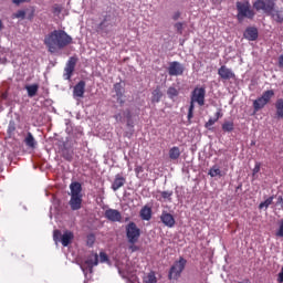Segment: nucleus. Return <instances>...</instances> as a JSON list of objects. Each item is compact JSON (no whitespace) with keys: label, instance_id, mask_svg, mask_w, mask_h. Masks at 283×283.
<instances>
[{"label":"nucleus","instance_id":"nucleus-9","mask_svg":"<svg viewBox=\"0 0 283 283\" xmlns=\"http://www.w3.org/2000/svg\"><path fill=\"white\" fill-rule=\"evenodd\" d=\"M112 28H114V24H112V17L106 15L97 25V32L98 34H102V36H105L108 32H112Z\"/></svg>","mask_w":283,"mask_h":283},{"label":"nucleus","instance_id":"nucleus-26","mask_svg":"<svg viewBox=\"0 0 283 283\" xmlns=\"http://www.w3.org/2000/svg\"><path fill=\"white\" fill-rule=\"evenodd\" d=\"M169 158L170 160H178L180 158V148L178 146L169 149Z\"/></svg>","mask_w":283,"mask_h":283},{"label":"nucleus","instance_id":"nucleus-38","mask_svg":"<svg viewBox=\"0 0 283 283\" xmlns=\"http://www.w3.org/2000/svg\"><path fill=\"white\" fill-rule=\"evenodd\" d=\"M99 262H109V256H107V253L101 252L99 253Z\"/></svg>","mask_w":283,"mask_h":283},{"label":"nucleus","instance_id":"nucleus-50","mask_svg":"<svg viewBox=\"0 0 283 283\" xmlns=\"http://www.w3.org/2000/svg\"><path fill=\"white\" fill-rule=\"evenodd\" d=\"M279 65L282 67L283 66V55L279 56Z\"/></svg>","mask_w":283,"mask_h":283},{"label":"nucleus","instance_id":"nucleus-39","mask_svg":"<svg viewBox=\"0 0 283 283\" xmlns=\"http://www.w3.org/2000/svg\"><path fill=\"white\" fill-rule=\"evenodd\" d=\"M184 25L185 24L182 22H177L175 24V29L177 30L178 34H182Z\"/></svg>","mask_w":283,"mask_h":283},{"label":"nucleus","instance_id":"nucleus-22","mask_svg":"<svg viewBox=\"0 0 283 283\" xmlns=\"http://www.w3.org/2000/svg\"><path fill=\"white\" fill-rule=\"evenodd\" d=\"M139 216L142 220H151V208L145 206L144 208H142Z\"/></svg>","mask_w":283,"mask_h":283},{"label":"nucleus","instance_id":"nucleus-23","mask_svg":"<svg viewBox=\"0 0 283 283\" xmlns=\"http://www.w3.org/2000/svg\"><path fill=\"white\" fill-rule=\"evenodd\" d=\"M24 143L27 147H30L31 149H34V147H36V140L34 139V136L30 132L27 134V137L24 138Z\"/></svg>","mask_w":283,"mask_h":283},{"label":"nucleus","instance_id":"nucleus-49","mask_svg":"<svg viewBox=\"0 0 283 283\" xmlns=\"http://www.w3.org/2000/svg\"><path fill=\"white\" fill-rule=\"evenodd\" d=\"M130 244H132V245H129L130 251H133V252L138 251V247L135 245L136 243H130Z\"/></svg>","mask_w":283,"mask_h":283},{"label":"nucleus","instance_id":"nucleus-51","mask_svg":"<svg viewBox=\"0 0 283 283\" xmlns=\"http://www.w3.org/2000/svg\"><path fill=\"white\" fill-rule=\"evenodd\" d=\"M127 127H134V122L132 119L127 120Z\"/></svg>","mask_w":283,"mask_h":283},{"label":"nucleus","instance_id":"nucleus-45","mask_svg":"<svg viewBox=\"0 0 283 283\" xmlns=\"http://www.w3.org/2000/svg\"><path fill=\"white\" fill-rule=\"evenodd\" d=\"M116 123H123V115L120 113L114 115Z\"/></svg>","mask_w":283,"mask_h":283},{"label":"nucleus","instance_id":"nucleus-13","mask_svg":"<svg viewBox=\"0 0 283 283\" xmlns=\"http://www.w3.org/2000/svg\"><path fill=\"white\" fill-rule=\"evenodd\" d=\"M75 67H76V57H70L64 69V72H65L64 76H66V81H70V78H72Z\"/></svg>","mask_w":283,"mask_h":283},{"label":"nucleus","instance_id":"nucleus-35","mask_svg":"<svg viewBox=\"0 0 283 283\" xmlns=\"http://www.w3.org/2000/svg\"><path fill=\"white\" fill-rule=\"evenodd\" d=\"M17 132V124L14 120L9 122L8 134H14Z\"/></svg>","mask_w":283,"mask_h":283},{"label":"nucleus","instance_id":"nucleus-17","mask_svg":"<svg viewBox=\"0 0 283 283\" xmlns=\"http://www.w3.org/2000/svg\"><path fill=\"white\" fill-rule=\"evenodd\" d=\"M84 264H86L90 273H92L94 266H98V253H91L85 260Z\"/></svg>","mask_w":283,"mask_h":283},{"label":"nucleus","instance_id":"nucleus-53","mask_svg":"<svg viewBox=\"0 0 283 283\" xmlns=\"http://www.w3.org/2000/svg\"><path fill=\"white\" fill-rule=\"evenodd\" d=\"M277 202H279L280 205H283V198H282V197H279Z\"/></svg>","mask_w":283,"mask_h":283},{"label":"nucleus","instance_id":"nucleus-55","mask_svg":"<svg viewBox=\"0 0 283 283\" xmlns=\"http://www.w3.org/2000/svg\"><path fill=\"white\" fill-rule=\"evenodd\" d=\"M239 283H251V281H249V280H243V281H241V282H239Z\"/></svg>","mask_w":283,"mask_h":283},{"label":"nucleus","instance_id":"nucleus-43","mask_svg":"<svg viewBox=\"0 0 283 283\" xmlns=\"http://www.w3.org/2000/svg\"><path fill=\"white\" fill-rule=\"evenodd\" d=\"M276 235H279V238H283V219L281 220L280 228H279V231L276 232Z\"/></svg>","mask_w":283,"mask_h":283},{"label":"nucleus","instance_id":"nucleus-56","mask_svg":"<svg viewBox=\"0 0 283 283\" xmlns=\"http://www.w3.org/2000/svg\"><path fill=\"white\" fill-rule=\"evenodd\" d=\"M2 98H7V95H6V93H3V94H2Z\"/></svg>","mask_w":283,"mask_h":283},{"label":"nucleus","instance_id":"nucleus-15","mask_svg":"<svg viewBox=\"0 0 283 283\" xmlns=\"http://www.w3.org/2000/svg\"><path fill=\"white\" fill-rule=\"evenodd\" d=\"M114 92L116 94L117 103H119V105H125V99H123V96H125V86L120 83H115Z\"/></svg>","mask_w":283,"mask_h":283},{"label":"nucleus","instance_id":"nucleus-44","mask_svg":"<svg viewBox=\"0 0 283 283\" xmlns=\"http://www.w3.org/2000/svg\"><path fill=\"white\" fill-rule=\"evenodd\" d=\"M222 116H223L222 109L219 108L218 112L214 114V119L220 120V118H222Z\"/></svg>","mask_w":283,"mask_h":283},{"label":"nucleus","instance_id":"nucleus-7","mask_svg":"<svg viewBox=\"0 0 283 283\" xmlns=\"http://www.w3.org/2000/svg\"><path fill=\"white\" fill-rule=\"evenodd\" d=\"M185 266H187V260L181 256L170 268V271H169V274H168V279L169 280H178V277H180V275L185 271Z\"/></svg>","mask_w":283,"mask_h":283},{"label":"nucleus","instance_id":"nucleus-32","mask_svg":"<svg viewBox=\"0 0 283 283\" xmlns=\"http://www.w3.org/2000/svg\"><path fill=\"white\" fill-rule=\"evenodd\" d=\"M167 95L169 98H176V96H178V88L170 86L167 91Z\"/></svg>","mask_w":283,"mask_h":283},{"label":"nucleus","instance_id":"nucleus-28","mask_svg":"<svg viewBox=\"0 0 283 283\" xmlns=\"http://www.w3.org/2000/svg\"><path fill=\"white\" fill-rule=\"evenodd\" d=\"M144 283H158V279L156 277V272L150 271L146 276L143 277Z\"/></svg>","mask_w":283,"mask_h":283},{"label":"nucleus","instance_id":"nucleus-12","mask_svg":"<svg viewBox=\"0 0 283 283\" xmlns=\"http://www.w3.org/2000/svg\"><path fill=\"white\" fill-rule=\"evenodd\" d=\"M160 221L165 227H168L169 229L174 228L176 226V219L174 218V214L163 211L160 214Z\"/></svg>","mask_w":283,"mask_h":283},{"label":"nucleus","instance_id":"nucleus-57","mask_svg":"<svg viewBox=\"0 0 283 283\" xmlns=\"http://www.w3.org/2000/svg\"><path fill=\"white\" fill-rule=\"evenodd\" d=\"M251 145H252V146L255 145V142H251Z\"/></svg>","mask_w":283,"mask_h":283},{"label":"nucleus","instance_id":"nucleus-19","mask_svg":"<svg viewBox=\"0 0 283 283\" xmlns=\"http://www.w3.org/2000/svg\"><path fill=\"white\" fill-rule=\"evenodd\" d=\"M72 240H74V233L72 231H65L61 238V243L64 247H70Z\"/></svg>","mask_w":283,"mask_h":283},{"label":"nucleus","instance_id":"nucleus-5","mask_svg":"<svg viewBox=\"0 0 283 283\" xmlns=\"http://www.w3.org/2000/svg\"><path fill=\"white\" fill-rule=\"evenodd\" d=\"M205 96H207V90L205 87H196L191 93V102L188 109V120L193 118V109L196 105L193 103H198L200 107L205 105Z\"/></svg>","mask_w":283,"mask_h":283},{"label":"nucleus","instance_id":"nucleus-40","mask_svg":"<svg viewBox=\"0 0 283 283\" xmlns=\"http://www.w3.org/2000/svg\"><path fill=\"white\" fill-rule=\"evenodd\" d=\"M261 167H262V164H260V161H256L255 166H254V168L252 170L253 176H255V174H260Z\"/></svg>","mask_w":283,"mask_h":283},{"label":"nucleus","instance_id":"nucleus-2","mask_svg":"<svg viewBox=\"0 0 283 283\" xmlns=\"http://www.w3.org/2000/svg\"><path fill=\"white\" fill-rule=\"evenodd\" d=\"M275 0H255L253 8L256 12H264L268 17H271L275 23H283V10L275 9Z\"/></svg>","mask_w":283,"mask_h":283},{"label":"nucleus","instance_id":"nucleus-1","mask_svg":"<svg viewBox=\"0 0 283 283\" xmlns=\"http://www.w3.org/2000/svg\"><path fill=\"white\" fill-rule=\"evenodd\" d=\"M73 39L63 30H53L44 36V45L50 54H57L71 45Z\"/></svg>","mask_w":283,"mask_h":283},{"label":"nucleus","instance_id":"nucleus-4","mask_svg":"<svg viewBox=\"0 0 283 283\" xmlns=\"http://www.w3.org/2000/svg\"><path fill=\"white\" fill-rule=\"evenodd\" d=\"M237 6V19L239 23H242L245 19H255V11L251 8V2L249 0L238 1Z\"/></svg>","mask_w":283,"mask_h":283},{"label":"nucleus","instance_id":"nucleus-37","mask_svg":"<svg viewBox=\"0 0 283 283\" xmlns=\"http://www.w3.org/2000/svg\"><path fill=\"white\" fill-rule=\"evenodd\" d=\"M61 238H63V235H61V230H54L53 231V240H54V242H57L59 240H61Z\"/></svg>","mask_w":283,"mask_h":283},{"label":"nucleus","instance_id":"nucleus-54","mask_svg":"<svg viewBox=\"0 0 283 283\" xmlns=\"http://www.w3.org/2000/svg\"><path fill=\"white\" fill-rule=\"evenodd\" d=\"M3 30V21L0 20V31Z\"/></svg>","mask_w":283,"mask_h":283},{"label":"nucleus","instance_id":"nucleus-29","mask_svg":"<svg viewBox=\"0 0 283 283\" xmlns=\"http://www.w3.org/2000/svg\"><path fill=\"white\" fill-rule=\"evenodd\" d=\"M125 185V178H116L112 185L113 191H118Z\"/></svg>","mask_w":283,"mask_h":283},{"label":"nucleus","instance_id":"nucleus-46","mask_svg":"<svg viewBox=\"0 0 283 283\" xmlns=\"http://www.w3.org/2000/svg\"><path fill=\"white\" fill-rule=\"evenodd\" d=\"M180 14H181L180 11L175 12L172 15V20L178 21L180 19Z\"/></svg>","mask_w":283,"mask_h":283},{"label":"nucleus","instance_id":"nucleus-16","mask_svg":"<svg viewBox=\"0 0 283 283\" xmlns=\"http://www.w3.org/2000/svg\"><path fill=\"white\" fill-rule=\"evenodd\" d=\"M85 81L82 80L73 87L74 98H83L85 96Z\"/></svg>","mask_w":283,"mask_h":283},{"label":"nucleus","instance_id":"nucleus-47","mask_svg":"<svg viewBox=\"0 0 283 283\" xmlns=\"http://www.w3.org/2000/svg\"><path fill=\"white\" fill-rule=\"evenodd\" d=\"M30 0H12V2L15 4V6H20V3H25Z\"/></svg>","mask_w":283,"mask_h":283},{"label":"nucleus","instance_id":"nucleus-33","mask_svg":"<svg viewBox=\"0 0 283 283\" xmlns=\"http://www.w3.org/2000/svg\"><path fill=\"white\" fill-rule=\"evenodd\" d=\"M95 242H96V237L94 234H88L86 238L87 247H94Z\"/></svg>","mask_w":283,"mask_h":283},{"label":"nucleus","instance_id":"nucleus-34","mask_svg":"<svg viewBox=\"0 0 283 283\" xmlns=\"http://www.w3.org/2000/svg\"><path fill=\"white\" fill-rule=\"evenodd\" d=\"M62 156L64 160H67V163H72V160H74V155H72L70 150L64 151Z\"/></svg>","mask_w":283,"mask_h":283},{"label":"nucleus","instance_id":"nucleus-27","mask_svg":"<svg viewBox=\"0 0 283 283\" xmlns=\"http://www.w3.org/2000/svg\"><path fill=\"white\" fill-rule=\"evenodd\" d=\"M209 176L211 177V178H216L217 176H219L220 178H222V170H220V167L218 166V165H214V166H212L211 168H210V170H209Z\"/></svg>","mask_w":283,"mask_h":283},{"label":"nucleus","instance_id":"nucleus-52","mask_svg":"<svg viewBox=\"0 0 283 283\" xmlns=\"http://www.w3.org/2000/svg\"><path fill=\"white\" fill-rule=\"evenodd\" d=\"M135 171L138 174L139 171H143V167H137Z\"/></svg>","mask_w":283,"mask_h":283},{"label":"nucleus","instance_id":"nucleus-41","mask_svg":"<svg viewBox=\"0 0 283 283\" xmlns=\"http://www.w3.org/2000/svg\"><path fill=\"white\" fill-rule=\"evenodd\" d=\"M15 19H25V11L19 10L18 12L14 13Z\"/></svg>","mask_w":283,"mask_h":283},{"label":"nucleus","instance_id":"nucleus-18","mask_svg":"<svg viewBox=\"0 0 283 283\" xmlns=\"http://www.w3.org/2000/svg\"><path fill=\"white\" fill-rule=\"evenodd\" d=\"M258 28L255 27L247 28L243 33L244 39H247L248 41H258Z\"/></svg>","mask_w":283,"mask_h":283},{"label":"nucleus","instance_id":"nucleus-10","mask_svg":"<svg viewBox=\"0 0 283 283\" xmlns=\"http://www.w3.org/2000/svg\"><path fill=\"white\" fill-rule=\"evenodd\" d=\"M168 74L169 76H182L185 74V66L178 61L170 62Z\"/></svg>","mask_w":283,"mask_h":283},{"label":"nucleus","instance_id":"nucleus-31","mask_svg":"<svg viewBox=\"0 0 283 283\" xmlns=\"http://www.w3.org/2000/svg\"><path fill=\"white\" fill-rule=\"evenodd\" d=\"M171 196H174V191H161L164 202H171Z\"/></svg>","mask_w":283,"mask_h":283},{"label":"nucleus","instance_id":"nucleus-14","mask_svg":"<svg viewBox=\"0 0 283 283\" xmlns=\"http://www.w3.org/2000/svg\"><path fill=\"white\" fill-rule=\"evenodd\" d=\"M105 218L109 220L111 222H120L123 220V216L120 214V211L116 209H108L105 211Z\"/></svg>","mask_w":283,"mask_h":283},{"label":"nucleus","instance_id":"nucleus-36","mask_svg":"<svg viewBox=\"0 0 283 283\" xmlns=\"http://www.w3.org/2000/svg\"><path fill=\"white\" fill-rule=\"evenodd\" d=\"M216 123H218V119H216V118H210V119L205 124L206 129H211V127H213V125H216Z\"/></svg>","mask_w":283,"mask_h":283},{"label":"nucleus","instance_id":"nucleus-8","mask_svg":"<svg viewBox=\"0 0 283 283\" xmlns=\"http://www.w3.org/2000/svg\"><path fill=\"white\" fill-rule=\"evenodd\" d=\"M126 237L129 244H136L140 238V228L135 222H129L126 226Z\"/></svg>","mask_w":283,"mask_h":283},{"label":"nucleus","instance_id":"nucleus-42","mask_svg":"<svg viewBox=\"0 0 283 283\" xmlns=\"http://www.w3.org/2000/svg\"><path fill=\"white\" fill-rule=\"evenodd\" d=\"M63 11V8H61V6L55 4L53 7V14H60Z\"/></svg>","mask_w":283,"mask_h":283},{"label":"nucleus","instance_id":"nucleus-3","mask_svg":"<svg viewBox=\"0 0 283 283\" xmlns=\"http://www.w3.org/2000/svg\"><path fill=\"white\" fill-rule=\"evenodd\" d=\"M71 189V199L69 201V205L72 209V211H78L81 207H83V186H81L80 182H72L70 185Z\"/></svg>","mask_w":283,"mask_h":283},{"label":"nucleus","instance_id":"nucleus-20","mask_svg":"<svg viewBox=\"0 0 283 283\" xmlns=\"http://www.w3.org/2000/svg\"><path fill=\"white\" fill-rule=\"evenodd\" d=\"M275 109H276V118L282 119L283 118V97L276 99L275 102Z\"/></svg>","mask_w":283,"mask_h":283},{"label":"nucleus","instance_id":"nucleus-6","mask_svg":"<svg viewBox=\"0 0 283 283\" xmlns=\"http://www.w3.org/2000/svg\"><path fill=\"white\" fill-rule=\"evenodd\" d=\"M275 96V91L268 90L262 93L260 97L253 101V109L254 112H260V109H264L271 99Z\"/></svg>","mask_w":283,"mask_h":283},{"label":"nucleus","instance_id":"nucleus-48","mask_svg":"<svg viewBox=\"0 0 283 283\" xmlns=\"http://www.w3.org/2000/svg\"><path fill=\"white\" fill-rule=\"evenodd\" d=\"M125 116H126L127 120H132V111L126 109Z\"/></svg>","mask_w":283,"mask_h":283},{"label":"nucleus","instance_id":"nucleus-25","mask_svg":"<svg viewBox=\"0 0 283 283\" xmlns=\"http://www.w3.org/2000/svg\"><path fill=\"white\" fill-rule=\"evenodd\" d=\"M25 90L28 92V96L30 98H34V96H36V92H39V84L29 85Z\"/></svg>","mask_w":283,"mask_h":283},{"label":"nucleus","instance_id":"nucleus-30","mask_svg":"<svg viewBox=\"0 0 283 283\" xmlns=\"http://www.w3.org/2000/svg\"><path fill=\"white\" fill-rule=\"evenodd\" d=\"M274 197H269L265 201L259 205V209H269L273 205Z\"/></svg>","mask_w":283,"mask_h":283},{"label":"nucleus","instance_id":"nucleus-21","mask_svg":"<svg viewBox=\"0 0 283 283\" xmlns=\"http://www.w3.org/2000/svg\"><path fill=\"white\" fill-rule=\"evenodd\" d=\"M163 98V91H160V86H157L151 93V103H160Z\"/></svg>","mask_w":283,"mask_h":283},{"label":"nucleus","instance_id":"nucleus-24","mask_svg":"<svg viewBox=\"0 0 283 283\" xmlns=\"http://www.w3.org/2000/svg\"><path fill=\"white\" fill-rule=\"evenodd\" d=\"M221 128H222V132L231 133L233 132V129H235V124L233 123V120H226L223 122Z\"/></svg>","mask_w":283,"mask_h":283},{"label":"nucleus","instance_id":"nucleus-11","mask_svg":"<svg viewBox=\"0 0 283 283\" xmlns=\"http://www.w3.org/2000/svg\"><path fill=\"white\" fill-rule=\"evenodd\" d=\"M218 75L222 81H231V78H235V73H233L231 69L227 67V65H222L218 70Z\"/></svg>","mask_w":283,"mask_h":283}]
</instances>
